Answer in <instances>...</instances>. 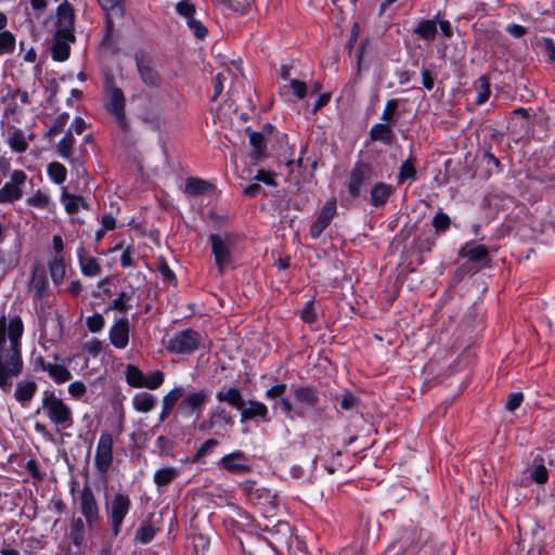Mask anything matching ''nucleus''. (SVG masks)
Segmentation results:
<instances>
[{
	"label": "nucleus",
	"mask_w": 555,
	"mask_h": 555,
	"mask_svg": "<svg viewBox=\"0 0 555 555\" xmlns=\"http://www.w3.org/2000/svg\"><path fill=\"white\" fill-rule=\"evenodd\" d=\"M113 446V436L108 431L102 433L95 449L94 467L104 481L114 461Z\"/></svg>",
	"instance_id": "nucleus-9"
},
{
	"label": "nucleus",
	"mask_w": 555,
	"mask_h": 555,
	"mask_svg": "<svg viewBox=\"0 0 555 555\" xmlns=\"http://www.w3.org/2000/svg\"><path fill=\"white\" fill-rule=\"evenodd\" d=\"M35 134L33 132L26 133L23 129L11 126L8 129L7 143L10 149L15 153H25L28 149V141H33Z\"/></svg>",
	"instance_id": "nucleus-20"
},
{
	"label": "nucleus",
	"mask_w": 555,
	"mask_h": 555,
	"mask_svg": "<svg viewBox=\"0 0 555 555\" xmlns=\"http://www.w3.org/2000/svg\"><path fill=\"white\" fill-rule=\"evenodd\" d=\"M294 398L296 403L298 404V409L296 410V414L299 417H304L306 409H315V406L320 402V392L317 389V387L309 385V386H298L294 388Z\"/></svg>",
	"instance_id": "nucleus-14"
},
{
	"label": "nucleus",
	"mask_w": 555,
	"mask_h": 555,
	"mask_svg": "<svg viewBox=\"0 0 555 555\" xmlns=\"http://www.w3.org/2000/svg\"><path fill=\"white\" fill-rule=\"evenodd\" d=\"M79 266L83 275L94 278L100 274L101 266L96 258L86 254L83 247H80L77 253Z\"/></svg>",
	"instance_id": "nucleus-29"
},
{
	"label": "nucleus",
	"mask_w": 555,
	"mask_h": 555,
	"mask_svg": "<svg viewBox=\"0 0 555 555\" xmlns=\"http://www.w3.org/2000/svg\"><path fill=\"white\" fill-rule=\"evenodd\" d=\"M208 393L202 389L186 395L178 404V413L184 417H191L193 414H199L208 401Z\"/></svg>",
	"instance_id": "nucleus-15"
},
{
	"label": "nucleus",
	"mask_w": 555,
	"mask_h": 555,
	"mask_svg": "<svg viewBox=\"0 0 555 555\" xmlns=\"http://www.w3.org/2000/svg\"><path fill=\"white\" fill-rule=\"evenodd\" d=\"M218 465L234 475H244L251 470L249 459L241 450L225 454L219 460Z\"/></svg>",
	"instance_id": "nucleus-13"
},
{
	"label": "nucleus",
	"mask_w": 555,
	"mask_h": 555,
	"mask_svg": "<svg viewBox=\"0 0 555 555\" xmlns=\"http://www.w3.org/2000/svg\"><path fill=\"white\" fill-rule=\"evenodd\" d=\"M250 3L251 0H227L222 1L221 5L233 12L245 13L249 9Z\"/></svg>",
	"instance_id": "nucleus-55"
},
{
	"label": "nucleus",
	"mask_w": 555,
	"mask_h": 555,
	"mask_svg": "<svg viewBox=\"0 0 555 555\" xmlns=\"http://www.w3.org/2000/svg\"><path fill=\"white\" fill-rule=\"evenodd\" d=\"M209 544V539L206 538L204 534L199 533L193 537V546L196 553H198V551L204 553L206 550H208Z\"/></svg>",
	"instance_id": "nucleus-62"
},
{
	"label": "nucleus",
	"mask_w": 555,
	"mask_h": 555,
	"mask_svg": "<svg viewBox=\"0 0 555 555\" xmlns=\"http://www.w3.org/2000/svg\"><path fill=\"white\" fill-rule=\"evenodd\" d=\"M70 541L78 550H85L87 546L86 531L88 530L87 521L81 517L73 518L70 521Z\"/></svg>",
	"instance_id": "nucleus-26"
},
{
	"label": "nucleus",
	"mask_w": 555,
	"mask_h": 555,
	"mask_svg": "<svg viewBox=\"0 0 555 555\" xmlns=\"http://www.w3.org/2000/svg\"><path fill=\"white\" fill-rule=\"evenodd\" d=\"M47 173L54 183L62 184L66 180L67 170L63 164L52 162L47 167Z\"/></svg>",
	"instance_id": "nucleus-45"
},
{
	"label": "nucleus",
	"mask_w": 555,
	"mask_h": 555,
	"mask_svg": "<svg viewBox=\"0 0 555 555\" xmlns=\"http://www.w3.org/2000/svg\"><path fill=\"white\" fill-rule=\"evenodd\" d=\"M105 12V39L108 40L114 33V22L121 20L125 14L124 0H98Z\"/></svg>",
	"instance_id": "nucleus-16"
},
{
	"label": "nucleus",
	"mask_w": 555,
	"mask_h": 555,
	"mask_svg": "<svg viewBox=\"0 0 555 555\" xmlns=\"http://www.w3.org/2000/svg\"><path fill=\"white\" fill-rule=\"evenodd\" d=\"M16 48V36L10 31L0 33V56L14 53Z\"/></svg>",
	"instance_id": "nucleus-44"
},
{
	"label": "nucleus",
	"mask_w": 555,
	"mask_h": 555,
	"mask_svg": "<svg viewBox=\"0 0 555 555\" xmlns=\"http://www.w3.org/2000/svg\"><path fill=\"white\" fill-rule=\"evenodd\" d=\"M156 530L152 522L144 521L140 525L135 532V539L141 543H149L153 540Z\"/></svg>",
	"instance_id": "nucleus-49"
},
{
	"label": "nucleus",
	"mask_w": 555,
	"mask_h": 555,
	"mask_svg": "<svg viewBox=\"0 0 555 555\" xmlns=\"http://www.w3.org/2000/svg\"><path fill=\"white\" fill-rule=\"evenodd\" d=\"M76 502L81 518L87 521L88 531H98L102 524L100 505L89 482H86L78 491Z\"/></svg>",
	"instance_id": "nucleus-4"
},
{
	"label": "nucleus",
	"mask_w": 555,
	"mask_h": 555,
	"mask_svg": "<svg viewBox=\"0 0 555 555\" xmlns=\"http://www.w3.org/2000/svg\"><path fill=\"white\" fill-rule=\"evenodd\" d=\"M86 325L91 333H98L103 330L105 320L101 313H94L87 318Z\"/></svg>",
	"instance_id": "nucleus-56"
},
{
	"label": "nucleus",
	"mask_w": 555,
	"mask_h": 555,
	"mask_svg": "<svg viewBox=\"0 0 555 555\" xmlns=\"http://www.w3.org/2000/svg\"><path fill=\"white\" fill-rule=\"evenodd\" d=\"M218 444H219L218 440H216L214 438L206 440L204 443H202V446L196 451L193 462L194 463L199 462L203 457H205L207 454H209L212 451V449L215 447H217Z\"/></svg>",
	"instance_id": "nucleus-54"
},
{
	"label": "nucleus",
	"mask_w": 555,
	"mask_h": 555,
	"mask_svg": "<svg viewBox=\"0 0 555 555\" xmlns=\"http://www.w3.org/2000/svg\"><path fill=\"white\" fill-rule=\"evenodd\" d=\"M76 139L70 130H67L63 138L55 146L56 153L63 159L67 160L79 175L80 169L83 171L82 163L79 158L74 157Z\"/></svg>",
	"instance_id": "nucleus-17"
},
{
	"label": "nucleus",
	"mask_w": 555,
	"mask_h": 555,
	"mask_svg": "<svg viewBox=\"0 0 555 555\" xmlns=\"http://www.w3.org/2000/svg\"><path fill=\"white\" fill-rule=\"evenodd\" d=\"M68 118H69V114L68 113H62L59 116H56L53 119L52 125L50 126V128L44 133V137L46 138H53V137L60 134L61 132H63L65 126L67 125Z\"/></svg>",
	"instance_id": "nucleus-47"
},
{
	"label": "nucleus",
	"mask_w": 555,
	"mask_h": 555,
	"mask_svg": "<svg viewBox=\"0 0 555 555\" xmlns=\"http://www.w3.org/2000/svg\"><path fill=\"white\" fill-rule=\"evenodd\" d=\"M336 198H328L323 205L317 220L310 227V235L313 238H318L323 231L331 224L333 218L336 215Z\"/></svg>",
	"instance_id": "nucleus-18"
},
{
	"label": "nucleus",
	"mask_w": 555,
	"mask_h": 555,
	"mask_svg": "<svg viewBox=\"0 0 555 555\" xmlns=\"http://www.w3.org/2000/svg\"><path fill=\"white\" fill-rule=\"evenodd\" d=\"M47 373L50 378L59 385L64 384L72 378L70 371L65 365L59 363L51 362V364L48 365Z\"/></svg>",
	"instance_id": "nucleus-39"
},
{
	"label": "nucleus",
	"mask_w": 555,
	"mask_h": 555,
	"mask_svg": "<svg viewBox=\"0 0 555 555\" xmlns=\"http://www.w3.org/2000/svg\"><path fill=\"white\" fill-rule=\"evenodd\" d=\"M41 409L57 428L68 429L74 425L72 409L53 391H44Z\"/></svg>",
	"instance_id": "nucleus-3"
},
{
	"label": "nucleus",
	"mask_w": 555,
	"mask_h": 555,
	"mask_svg": "<svg viewBox=\"0 0 555 555\" xmlns=\"http://www.w3.org/2000/svg\"><path fill=\"white\" fill-rule=\"evenodd\" d=\"M27 175L22 169H15L10 176V181L0 189V203L12 204L23 197V188Z\"/></svg>",
	"instance_id": "nucleus-12"
},
{
	"label": "nucleus",
	"mask_w": 555,
	"mask_h": 555,
	"mask_svg": "<svg viewBox=\"0 0 555 555\" xmlns=\"http://www.w3.org/2000/svg\"><path fill=\"white\" fill-rule=\"evenodd\" d=\"M219 402H227L231 406L240 410L245 405L242 392L237 387L222 388L216 393Z\"/></svg>",
	"instance_id": "nucleus-32"
},
{
	"label": "nucleus",
	"mask_w": 555,
	"mask_h": 555,
	"mask_svg": "<svg viewBox=\"0 0 555 555\" xmlns=\"http://www.w3.org/2000/svg\"><path fill=\"white\" fill-rule=\"evenodd\" d=\"M179 476V469L165 467L157 469L154 474V482L158 488L166 487Z\"/></svg>",
	"instance_id": "nucleus-41"
},
{
	"label": "nucleus",
	"mask_w": 555,
	"mask_h": 555,
	"mask_svg": "<svg viewBox=\"0 0 555 555\" xmlns=\"http://www.w3.org/2000/svg\"><path fill=\"white\" fill-rule=\"evenodd\" d=\"M48 282L42 270L35 269L31 275L29 289L35 299H42L47 295Z\"/></svg>",
	"instance_id": "nucleus-33"
},
{
	"label": "nucleus",
	"mask_w": 555,
	"mask_h": 555,
	"mask_svg": "<svg viewBox=\"0 0 555 555\" xmlns=\"http://www.w3.org/2000/svg\"><path fill=\"white\" fill-rule=\"evenodd\" d=\"M131 299V295L121 292L118 296L111 302L108 309L117 310L119 312H127L131 306L129 305V300Z\"/></svg>",
	"instance_id": "nucleus-52"
},
{
	"label": "nucleus",
	"mask_w": 555,
	"mask_h": 555,
	"mask_svg": "<svg viewBox=\"0 0 555 555\" xmlns=\"http://www.w3.org/2000/svg\"><path fill=\"white\" fill-rule=\"evenodd\" d=\"M210 414L219 425V429L234 424V418L231 412L222 405H217L210 411Z\"/></svg>",
	"instance_id": "nucleus-43"
},
{
	"label": "nucleus",
	"mask_w": 555,
	"mask_h": 555,
	"mask_svg": "<svg viewBox=\"0 0 555 555\" xmlns=\"http://www.w3.org/2000/svg\"><path fill=\"white\" fill-rule=\"evenodd\" d=\"M431 224L436 233H443L450 228L451 219L446 212L440 210L434 216Z\"/></svg>",
	"instance_id": "nucleus-51"
},
{
	"label": "nucleus",
	"mask_w": 555,
	"mask_h": 555,
	"mask_svg": "<svg viewBox=\"0 0 555 555\" xmlns=\"http://www.w3.org/2000/svg\"><path fill=\"white\" fill-rule=\"evenodd\" d=\"M286 384L283 383L274 385L266 391L264 396L269 400H274L280 397L282 398L286 391Z\"/></svg>",
	"instance_id": "nucleus-61"
},
{
	"label": "nucleus",
	"mask_w": 555,
	"mask_h": 555,
	"mask_svg": "<svg viewBox=\"0 0 555 555\" xmlns=\"http://www.w3.org/2000/svg\"><path fill=\"white\" fill-rule=\"evenodd\" d=\"M24 324L15 315L8 322L4 314L0 317V389L10 391L12 378L23 372L22 336Z\"/></svg>",
	"instance_id": "nucleus-1"
},
{
	"label": "nucleus",
	"mask_w": 555,
	"mask_h": 555,
	"mask_svg": "<svg viewBox=\"0 0 555 555\" xmlns=\"http://www.w3.org/2000/svg\"><path fill=\"white\" fill-rule=\"evenodd\" d=\"M437 20H421L415 28L413 29V34L417 35L420 38L433 42L437 36Z\"/></svg>",
	"instance_id": "nucleus-35"
},
{
	"label": "nucleus",
	"mask_w": 555,
	"mask_h": 555,
	"mask_svg": "<svg viewBox=\"0 0 555 555\" xmlns=\"http://www.w3.org/2000/svg\"><path fill=\"white\" fill-rule=\"evenodd\" d=\"M74 34H67L66 36L64 33H55V38L52 46V57L54 61L64 62L69 57V42L74 41Z\"/></svg>",
	"instance_id": "nucleus-23"
},
{
	"label": "nucleus",
	"mask_w": 555,
	"mask_h": 555,
	"mask_svg": "<svg viewBox=\"0 0 555 555\" xmlns=\"http://www.w3.org/2000/svg\"><path fill=\"white\" fill-rule=\"evenodd\" d=\"M125 377H126V382L131 387L143 388V385H144L143 379H145V375L142 373V371L138 366H135L133 364H128L126 366Z\"/></svg>",
	"instance_id": "nucleus-42"
},
{
	"label": "nucleus",
	"mask_w": 555,
	"mask_h": 555,
	"mask_svg": "<svg viewBox=\"0 0 555 555\" xmlns=\"http://www.w3.org/2000/svg\"><path fill=\"white\" fill-rule=\"evenodd\" d=\"M38 389L34 380L23 379L16 384L14 398L22 405H26L34 398Z\"/></svg>",
	"instance_id": "nucleus-31"
},
{
	"label": "nucleus",
	"mask_w": 555,
	"mask_h": 555,
	"mask_svg": "<svg viewBox=\"0 0 555 555\" xmlns=\"http://www.w3.org/2000/svg\"><path fill=\"white\" fill-rule=\"evenodd\" d=\"M165 380V374L162 371H155L153 374L146 376L143 379V388H147L151 390L159 388Z\"/></svg>",
	"instance_id": "nucleus-53"
},
{
	"label": "nucleus",
	"mask_w": 555,
	"mask_h": 555,
	"mask_svg": "<svg viewBox=\"0 0 555 555\" xmlns=\"http://www.w3.org/2000/svg\"><path fill=\"white\" fill-rule=\"evenodd\" d=\"M474 88L476 90V100L475 104L481 105L489 100L491 94L490 91V82L487 76H480L474 83Z\"/></svg>",
	"instance_id": "nucleus-40"
},
{
	"label": "nucleus",
	"mask_w": 555,
	"mask_h": 555,
	"mask_svg": "<svg viewBox=\"0 0 555 555\" xmlns=\"http://www.w3.org/2000/svg\"><path fill=\"white\" fill-rule=\"evenodd\" d=\"M105 94V109L111 114L122 131L129 130V122L126 117V99L122 90L116 86L115 78L106 75L103 81Z\"/></svg>",
	"instance_id": "nucleus-2"
},
{
	"label": "nucleus",
	"mask_w": 555,
	"mask_h": 555,
	"mask_svg": "<svg viewBox=\"0 0 555 555\" xmlns=\"http://www.w3.org/2000/svg\"><path fill=\"white\" fill-rule=\"evenodd\" d=\"M176 12L188 21L194 16L195 5L188 0H181L176 4Z\"/></svg>",
	"instance_id": "nucleus-57"
},
{
	"label": "nucleus",
	"mask_w": 555,
	"mask_h": 555,
	"mask_svg": "<svg viewBox=\"0 0 555 555\" xmlns=\"http://www.w3.org/2000/svg\"><path fill=\"white\" fill-rule=\"evenodd\" d=\"M211 188L210 183L199 178L191 177L185 181L184 193L189 196H198Z\"/></svg>",
	"instance_id": "nucleus-37"
},
{
	"label": "nucleus",
	"mask_w": 555,
	"mask_h": 555,
	"mask_svg": "<svg viewBox=\"0 0 555 555\" xmlns=\"http://www.w3.org/2000/svg\"><path fill=\"white\" fill-rule=\"evenodd\" d=\"M553 464L554 459L550 451L537 449L535 452L531 454V460L527 465L525 472L527 478L537 485L546 483L548 480V469L546 466H552Z\"/></svg>",
	"instance_id": "nucleus-8"
},
{
	"label": "nucleus",
	"mask_w": 555,
	"mask_h": 555,
	"mask_svg": "<svg viewBox=\"0 0 555 555\" xmlns=\"http://www.w3.org/2000/svg\"><path fill=\"white\" fill-rule=\"evenodd\" d=\"M131 505L130 496L121 491L114 493L111 501L105 503L107 525L113 537L116 538L120 533Z\"/></svg>",
	"instance_id": "nucleus-5"
},
{
	"label": "nucleus",
	"mask_w": 555,
	"mask_h": 555,
	"mask_svg": "<svg viewBox=\"0 0 555 555\" xmlns=\"http://www.w3.org/2000/svg\"><path fill=\"white\" fill-rule=\"evenodd\" d=\"M211 253L218 271L222 274L233 263V253L236 244V236L230 233L223 235L210 234Z\"/></svg>",
	"instance_id": "nucleus-6"
},
{
	"label": "nucleus",
	"mask_w": 555,
	"mask_h": 555,
	"mask_svg": "<svg viewBox=\"0 0 555 555\" xmlns=\"http://www.w3.org/2000/svg\"><path fill=\"white\" fill-rule=\"evenodd\" d=\"M185 389L183 387H175L163 398L162 412L159 414V423L165 422L171 414L177 402L184 396Z\"/></svg>",
	"instance_id": "nucleus-27"
},
{
	"label": "nucleus",
	"mask_w": 555,
	"mask_h": 555,
	"mask_svg": "<svg viewBox=\"0 0 555 555\" xmlns=\"http://www.w3.org/2000/svg\"><path fill=\"white\" fill-rule=\"evenodd\" d=\"M240 411L242 423L254 420H260L264 423L270 422L268 406L260 401L249 400L247 405L245 404Z\"/></svg>",
	"instance_id": "nucleus-21"
},
{
	"label": "nucleus",
	"mask_w": 555,
	"mask_h": 555,
	"mask_svg": "<svg viewBox=\"0 0 555 555\" xmlns=\"http://www.w3.org/2000/svg\"><path fill=\"white\" fill-rule=\"evenodd\" d=\"M400 100L399 99H391L386 102L385 108L383 111V114L380 116V120L383 122H388L391 125L396 124L395 115L397 113V109L399 107Z\"/></svg>",
	"instance_id": "nucleus-50"
},
{
	"label": "nucleus",
	"mask_w": 555,
	"mask_h": 555,
	"mask_svg": "<svg viewBox=\"0 0 555 555\" xmlns=\"http://www.w3.org/2000/svg\"><path fill=\"white\" fill-rule=\"evenodd\" d=\"M300 318L304 322L312 324L317 321V313L314 311V304L312 300H309L306 304V307L302 309L300 313Z\"/></svg>",
	"instance_id": "nucleus-59"
},
{
	"label": "nucleus",
	"mask_w": 555,
	"mask_h": 555,
	"mask_svg": "<svg viewBox=\"0 0 555 555\" xmlns=\"http://www.w3.org/2000/svg\"><path fill=\"white\" fill-rule=\"evenodd\" d=\"M289 87L293 91V93L298 98V99H304L307 94V86L304 81H299V80H291V83H289Z\"/></svg>",
	"instance_id": "nucleus-64"
},
{
	"label": "nucleus",
	"mask_w": 555,
	"mask_h": 555,
	"mask_svg": "<svg viewBox=\"0 0 555 555\" xmlns=\"http://www.w3.org/2000/svg\"><path fill=\"white\" fill-rule=\"evenodd\" d=\"M49 270L52 281L55 284H61L65 278V263L62 257H55L49 263Z\"/></svg>",
	"instance_id": "nucleus-46"
},
{
	"label": "nucleus",
	"mask_w": 555,
	"mask_h": 555,
	"mask_svg": "<svg viewBox=\"0 0 555 555\" xmlns=\"http://www.w3.org/2000/svg\"><path fill=\"white\" fill-rule=\"evenodd\" d=\"M396 188L385 182H376L370 190V204L376 208L384 207Z\"/></svg>",
	"instance_id": "nucleus-22"
},
{
	"label": "nucleus",
	"mask_w": 555,
	"mask_h": 555,
	"mask_svg": "<svg viewBox=\"0 0 555 555\" xmlns=\"http://www.w3.org/2000/svg\"><path fill=\"white\" fill-rule=\"evenodd\" d=\"M68 392L75 399H80L87 392V387L82 382L76 380L68 386Z\"/></svg>",
	"instance_id": "nucleus-60"
},
{
	"label": "nucleus",
	"mask_w": 555,
	"mask_h": 555,
	"mask_svg": "<svg viewBox=\"0 0 555 555\" xmlns=\"http://www.w3.org/2000/svg\"><path fill=\"white\" fill-rule=\"evenodd\" d=\"M130 324L126 317L116 319L108 332L109 343L117 349H125L129 344Z\"/></svg>",
	"instance_id": "nucleus-19"
},
{
	"label": "nucleus",
	"mask_w": 555,
	"mask_h": 555,
	"mask_svg": "<svg viewBox=\"0 0 555 555\" xmlns=\"http://www.w3.org/2000/svg\"><path fill=\"white\" fill-rule=\"evenodd\" d=\"M249 134V144L253 147L251 156L256 159L261 158L266 155V142L262 132L250 131L246 129Z\"/></svg>",
	"instance_id": "nucleus-38"
},
{
	"label": "nucleus",
	"mask_w": 555,
	"mask_h": 555,
	"mask_svg": "<svg viewBox=\"0 0 555 555\" xmlns=\"http://www.w3.org/2000/svg\"><path fill=\"white\" fill-rule=\"evenodd\" d=\"M203 334L193 328L176 332L166 343V349L175 354H192L201 348Z\"/></svg>",
	"instance_id": "nucleus-7"
},
{
	"label": "nucleus",
	"mask_w": 555,
	"mask_h": 555,
	"mask_svg": "<svg viewBox=\"0 0 555 555\" xmlns=\"http://www.w3.org/2000/svg\"><path fill=\"white\" fill-rule=\"evenodd\" d=\"M460 256L470 262H489V250L483 244L466 243L460 250Z\"/></svg>",
	"instance_id": "nucleus-25"
},
{
	"label": "nucleus",
	"mask_w": 555,
	"mask_h": 555,
	"mask_svg": "<svg viewBox=\"0 0 555 555\" xmlns=\"http://www.w3.org/2000/svg\"><path fill=\"white\" fill-rule=\"evenodd\" d=\"M374 168L370 163L358 160L349 172L347 184L348 194L352 198H358L361 190L371 181Z\"/></svg>",
	"instance_id": "nucleus-10"
},
{
	"label": "nucleus",
	"mask_w": 555,
	"mask_h": 555,
	"mask_svg": "<svg viewBox=\"0 0 555 555\" xmlns=\"http://www.w3.org/2000/svg\"><path fill=\"white\" fill-rule=\"evenodd\" d=\"M61 203L63 204L68 215H75L79 211V209H90V205L83 196L73 195L66 190H63L61 194Z\"/></svg>",
	"instance_id": "nucleus-28"
},
{
	"label": "nucleus",
	"mask_w": 555,
	"mask_h": 555,
	"mask_svg": "<svg viewBox=\"0 0 555 555\" xmlns=\"http://www.w3.org/2000/svg\"><path fill=\"white\" fill-rule=\"evenodd\" d=\"M189 28L193 31L194 36L198 39H203L207 35V28L203 23L196 20L194 16L186 21Z\"/></svg>",
	"instance_id": "nucleus-58"
},
{
	"label": "nucleus",
	"mask_w": 555,
	"mask_h": 555,
	"mask_svg": "<svg viewBox=\"0 0 555 555\" xmlns=\"http://www.w3.org/2000/svg\"><path fill=\"white\" fill-rule=\"evenodd\" d=\"M156 403V397L149 392H139L132 398V405L134 410L141 413L152 411Z\"/></svg>",
	"instance_id": "nucleus-36"
},
{
	"label": "nucleus",
	"mask_w": 555,
	"mask_h": 555,
	"mask_svg": "<svg viewBox=\"0 0 555 555\" xmlns=\"http://www.w3.org/2000/svg\"><path fill=\"white\" fill-rule=\"evenodd\" d=\"M134 61L142 83L147 88L158 89L162 86V76L156 70L153 60L143 52H137Z\"/></svg>",
	"instance_id": "nucleus-11"
},
{
	"label": "nucleus",
	"mask_w": 555,
	"mask_h": 555,
	"mask_svg": "<svg viewBox=\"0 0 555 555\" xmlns=\"http://www.w3.org/2000/svg\"><path fill=\"white\" fill-rule=\"evenodd\" d=\"M358 399L351 392H345L343 395V399L340 401V408L343 410L349 411L354 409L358 405Z\"/></svg>",
	"instance_id": "nucleus-63"
},
{
	"label": "nucleus",
	"mask_w": 555,
	"mask_h": 555,
	"mask_svg": "<svg viewBox=\"0 0 555 555\" xmlns=\"http://www.w3.org/2000/svg\"><path fill=\"white\" fill-rule=\"evenodd\" d=\"M392 126L393 125L388 122H379L373 125L369 132L370 139L372 141L382 142L386 145L391 144L395 138Z\"/></svg>",
	"instance_id": "nucleus-30"
},
{
	"label": "nucleus",
	"mask_w": 555,
	"mask_h": 555,
	"mask_svg": "<svg viewBox=\"0 0 555 555\" xmlns=\"http://www.w3.org/2000/svg\"><path fill=\"white\" fill-rule=\"evenodd\" d=\"M56 31L67 34H73L74 28V10L68 2H64L59 5L56 11Z\"/></svg>",
	"instance_id": "nucleus-24"
},
{
	"label": "nucleus",
	"mask_w": 555,
	"mask_h": 555,
	"mask_svg": "<svg viewBox=\"0 0 555 555\" xmlns=\"http://www.w3.org/2000/svg\"><path fill=\"white\" fill-rule=\"evenodd\" d=\"M418 179V173L415 168V158L410 156L408 159L403 160L399 167V172L397 176V183L400 185L405 181L415 182Z\"/></svg>",
	"instance_id": "nucleus-34"
},
{
	"label": "nucleus",
	"mask_w": 555,
	"mask_h": 555,
	"mask_svg": "<svg viewBox=\"0 0 555 555\" xmlns=\"http://www.w3.org/2000/svg\"><path fill=\"white\" fill-rule=\"evenodd\" d=\"M50 201V196L47 193L42 192L41 190H37L26 199V203L30 207L46 209L49 206Z\"/></svg>",
	"instance_id": "nucleus-48"
}]
</instances>
